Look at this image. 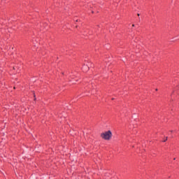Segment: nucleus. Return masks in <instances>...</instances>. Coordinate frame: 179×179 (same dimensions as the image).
Masks as SVG:
<instances>
[{"mask_svg": "<svg viewBox=\"0 0 179 179\" xmlns=\"http://www.w3.org/2000/svg\"><path fill=\"white\" fill-rule=\"evenodd\" d=\"M88 69H89V66H83V70L85 71V72L87 71Z\"/></svg>", "mask_w": 179, "mask_h": 179, "instance_id": "nucleus-2", "label": "nucleus"}, {"mask_svg": "<svg viewBox=\"0 0 179 179\" xmlns=\"http://www.w3.org/2000/svg\"><path fill=\"white\" fill-rule=\"evenodd\" d=\"M126 1H128V0H126Z\"/></svg>", "mask_w": 179, "mask_h": 179, "instance_id": "nucleus-7", "label": "nucleus"}, {"mask_svg": "<svg viewBox=\"0 0 179 179\" xmlns=\"http://www.w3.org/2000/svg\"><path fill=\"white\" fill-rule=\"evenodd\" d=\"M111 135H112L111 131H108L104 133H102L101 134V137L103 139L108 140L111 138Z\"/></svg>", "mask_w": 179, "mask_h": 179, "instance_id": "nucleus-1", "label": "nucleus"}, {"mask_svg": "<svg viewBox=\"0 0 179 179\" xmlns=\"http://www.w3.org/2000/svg\"><path fill=\"white\" fill-rule=\"evenodd\" d=\"M155 90H156V92H157V89H156Z\"/></svg>", "mask_w": 179, "mask_h": 179, "instance_id": "nucleus-6", "label": "nucleus"}, {"mask_svg": "<svg viewBox=\"0 0 179 179\" xmlns=\"http://www.w3.org/2000/svg\"><path fill=\"white\" fill-rule=\"evenodd\" d=\"M132 27H135V24H132Z\"/></svg>", "mask_w": 179, "mask_h": 179, "instance_id": "nucleus-4", "label": "nucleus"}, {"mask_svg": "<svg viewBox=\"0 0 179 179\" xmlns=\"http://www.w3.org/2000/svg\"><path fill=\"white\" fill-rule=\"evenodd\" d=\"M167 139H169V137H166L165 141H164L163 142H166L167 141Z\"/></svg>", "mask_w": 179, "mask_h": 179, "instance_id": "nucleus-3", "label": "nucleus"}, {"mask_svg": "<svg viewBox=\"0 0 179 179\" xmlns=\"http://www.w3.org/2000/svg\"><path fill=\"white\" fill-rule=\"evenodd\" d=\"M171 132L173 133V130H171Z\"/></svg>", "mask_w": 179, "mask_h": 179, "instance_id": "nucleus-5", "label": "nucleus"}]
</instances>
